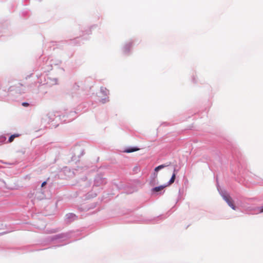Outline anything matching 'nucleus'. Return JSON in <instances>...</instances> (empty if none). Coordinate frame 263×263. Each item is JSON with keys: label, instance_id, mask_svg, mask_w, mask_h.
<instances>
[{"label": "nucleus", "instance_id": "nucleus-10", "mask_svg": "<svg viewBox=\"0 0 263 263\" xmlns=\"http://www.w3.org/2000/svg\"><path fill=\"white\" fill-rule=\"evenodd\" d=\"M46 184H47V182L46 181H44L42 183L41 186L44 187Z\"/></svg>", "mask_w": 263, "mask_h": 263}, {"label": "nucleus", "instance_id": "nucleus-13", "mask_svg": "<svg viewBox=\"0 0 263 263\" xmlns=\"http://www.w3.org/2000/svg\"><path fill=\"white\" fill-rule=\"evenodd\" d=\"M19 85H21V86H23V85L22 84H21V83H20Z\"/></svg>", "mask_w": 263, "mask_h": 263}, {"label": "nucleus", "instance_id": "nucleus-7", "mask_svg": "<svg viewBox=\"0 0 263 263\" xmlns=\"http://www.w3.org/2000/svg\"><path fill=\"white\" fill-rule=\"evenodd\" d=\"M6 140V137L4 136H0V145L4 143Z\"/></svg>", "mask_w": 263, "mask_h": 263}, {"label": "nucleus", "instance_id": "nucleus-12", "mask_svg": "<svg viewBox=\"0 0 263 263\" xmlns=\"http://www.w3.org/2000/svg\"><path fill=\"white\" fill-rule=\"evenodd\" d=\"M155 175L156 176V177L157 176V174H155Z\"/></svg>", "mask_w": 263, "mask_h": 263}, {"label": "nucleus", "instance_id": "nucleus-5", "mask_svg": "<svg viewBox=\"0 0 263 263\" xmlns=\"http://www.w3.org/2000/svg\"><path fill=\"white\" fill-rule=\"evenodd\" d=\"M175 178H176V174H175V173H174L173 174L170 180L169 181L168 184L166 185L168 186V185H171L172 183H173L175 181Z\"/></svg>", "mask_w": 263, "mask_h": 263}, {"label": "nucleus", "instance_id": "nucleus-2", "mask_svg": "<svg viewBox=\"0 0 263 263\" xmlns=\"http://www.w3.org/2000/svg\"><path fill=\"white\" fill-rule=\"evenodd\" d=\"M167 185H160L159 186L155 187L152 189V191L154 192H158L163 190Z\"/></svg>", "mask_w": 263, "mask_h": 263}, {"label": "nucleus", "instance_id": "nucleus-3", "mask_svg": "<svg viewBox=\"0 0 263 263\" xmlns=\"http://www.w3.org/2000/svg\"><path fill=\"white\" fill-rule=\"evenodd\" d=\"M19 136H20V135H19V134H15L12 135H11V136L9 137V139H8V142L9 143H11V142H12L14 140V139L15 138L18 137H19Z\"/></svg>", "mask_w": 263, "mask_h": 263}, {"label": "nucleus", "instance_id": "nucleus-9", "mask_svg": "<svg viewBox=\"0 0 263 263\" xmlns=\"http://www.w3.org/2000/svg\"><path fill=\"white\" fill-rule=\"evenodd\" d=\"M22 105L23 106L27 107V106H29V104L27 102H24L22 103Z\"/></svg>", "mask_w": 263, "mask_h": 263}, {"label": "nucleus", "instance_id": "nucleus-1", "mask_svg": "<svg viewBox=\"0 0 263 263\" xmlns=\"http://www.w3.org/2000/svg\"><path fill=\"white\" fill-rule=\"evenodd\" d=\"M223 199L227 202L228 205L233 210H235V206L234 204L232 198L228 195L222 196Z\"/></svg>", "mask_w": 263, "mask_h": 263}, {"label": "nucleus", "instance_id": "nucleus-8", "mask_svg": "<svg viewBox=\"0 0 263 263\" xmlns=\"http://www.w3.org/2000/svg\"><path fill=\"white\" fill-rule=\"evenodd\" d=\"M101 91H102L103 92L105 93L106 94V95H108V94H109V90H107V89L106 88H101Z\"/></svg>", "mask_w": 263, "mask_h": 263}, {"label": "nucleus", "instance_id": "nucleus-11", "mask_svg": "<svg viewBox=\"0 0 263 263\" xmlns=\"http://www.w3.org/2000/svg\"><path fill=\"white\" fill-rule=\"evenodd\" d=\"M260 213L263 212V206H262V207L260 208Z\"/></svg>", "mask_w": 263, "mask_h": 263}, {"label": "nucleus", "instance_id": "nucleus-6", "mask_svg": "<svg viewBox=\"0 0 263 263\" xmlns=\"http://www.w3.org/2000/svg\"><path fill=\"white\" fill-rule=\"evenodd\" d=\"M168 165H165V164H162V165H159L158 166L156 167L155 168V171L156 172H157L158 171H159V170H160L162 168H163L166 166H167Z\"/></svg>", "mask_w": 263, "mask_h": 263}, {"label": "nucleus", "instance_id": "nucleus-4", "mask_svg": "<svg viewBox=\"0 0 263 263\" xmlns=\"http://www.w3.org/2000/svg\"><path fill=\"white\" fill-rule=\"evenodd\" d=\"M139 149L137 148H127V149H125L124 151V152L125 153H132V152H134L137 151Z\"/></svg>", "mask_w": 263, "mask_h": 263}]
</instances>
